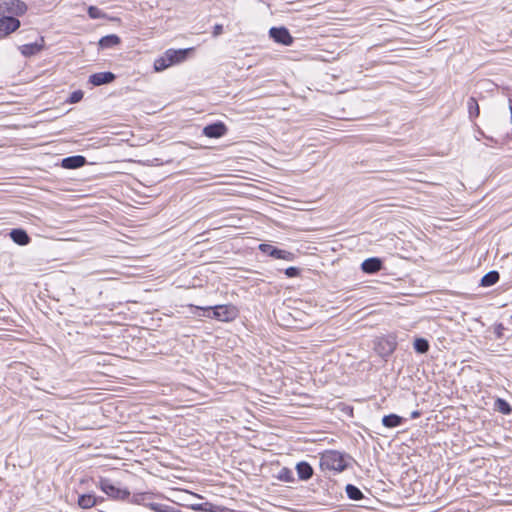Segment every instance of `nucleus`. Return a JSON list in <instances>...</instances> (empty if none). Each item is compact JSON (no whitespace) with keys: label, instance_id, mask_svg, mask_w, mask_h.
<instances>
[{"label":"nucleus","instance_id":"nucleus-1","mask_svg":"<svg viewBox=\"0 0 512 512\" xmlns=\"http://www.w3.org/2000/svg\"><path fill=\"white\" fill-rule=\"evenodd\" d=\"M90 480L113 501L126 502L129 499L130 490L127 487H123L120 481H115L105 476L91 477Z\"/></svg>","mask_w":512,"mask_h":512},{"label":"nucleus","instance_id":"nucleus-2","mask_svg":"<svg viewBox=\"0 0 512 512\" xmlns=\"http://www.w3.org/2000/svg\"><path fill=\"white\" fill-rule=\"evenodd\" d=\"M205 310H209V312L208 314H203L204 317L216 319L222 322H231L239 315L238 308L233 304L207 306Z\"/></svg>","mask_w":512,"mask_h":512},{"label":"nucleus","instance_id":"nucleus-3","mask_svg":"<svg viewBox=\"0 0 512 512\" xmlns=\"http://www.w3.org/2000/svg\"><path fill=\"white\" fill-rule=\"evenodd\" d=\"M347 466L345 454L336 450L326 451L320 458V467L323 470L342 472L347 469Z\"/></svg>","mask_w":512,"mask_h":512},{"label":"nucleus","instance_id":"nucleus-4","mask_svg":"<svg viewBox=\"0 0 512 512\" xmlns=\"http://www.w3.org/2000/svg\"><path fill=\"white\" fill-rule=\"evenodd\" d=\"M397 348V339L393 334L376 338L374 351L384 360H387Z\"/></svg>","mask_w":512,"mask_h":512},{"label":"nucleus","instance_id":"nucleus-5","mask_svg":"<svg viewBox=\"0 0 512 512\" xmlns=\"http://www.w3.org/2000/svg\"><path fill=\"white\" fill-rule=\"evenodd\" d=\"M258 249L265 255L273 258L293 262L296 259V254L291 251L280 249L268 243L259 244Z\"/></svg>","mask_w":512,"mask_h":512},{"label":"nucleus","instance_id":"nucleus-6","mask_svg":"<svg viewBox=\"0 0 512 512\" xmlns=\"http://www.w3.org/2000/svg\"><path fill=\"white\" fill-rule=\"evenodd\" d=\"M269 37L278 44L290 46L294 42L293 36L285 26L271 27L269 29Z\"/></svg>","mask_w":512,"mask_h":512},{"label":"nucleus","instance_id":"nucleus-7","mask_svg":"<svg viewBox=\"0 0 512 512\" xmlns=\"http://www.w3.org/2000/svg\"><path fill=\"white\" fill-rule=\"evenodd\" d=\"M20 26L21 22L18 18L4 14L0 17V36L6 37L17 31Z\"/></svg>","mask_w":512,"mask_h":512},{"label":"nucleus","instance_id":"nucleus-8","mask_svg":"<svg viewBox=\"0 0 512 512\" xmlns=\"http://www.w3.org/2000/svg\"><path fill=\"white\" fill-rule=\"evenodd\" d=\"M4 10L9 16L18 18L26 14L28 6L22 0H7L4 1Z\"/></svg>","mask_w":512,"mask_h":512},{"label":"nucleus","instance_id":"nucleus-9","mask_svg":"<svg viewBox=\"0 0 512 512\" xmlns=\"http://www.w3.org/2000/svg\"><path fill=\"white\" fill-rule=\"evenodd\" d=\"M228 128L222 121H217L206 125L203 128V135L208 138H220L227 134Z\"/></svg>","mask_w":512,"mask_h":512},{"label":"nucleus","instance_id":"nucleus-10","mask_svg":"<svg viewBox=\"0 0 512 512\" xmlns=\"http://www.w3.org/2000/svg\"><path fill=\"white\" fill-rule=\"evenodd\" d=\"M117 76L111 71L93 73L88 78V83L93 86H101L114 82Z\"/></svg>","mask_w":512,"mask_h":512},{"label":"nucleus","instance_id":"nucleus-11","mask_svg":"<svg viewBox=\"0 0 512 512\" xmlns=\"http://www.w3.org/2000/svg\"><path fill=\"white\" fill-rule=\"evenodd\" d=\"M384 268L383 259L380 257H369L361 263V270L365 274H376Z\"/></svg>","mask_w":512,"mask_h":512},{"label":"nucleus","instance_id":"nucleus-12","mask_svg":"<svg viewBox=\"0 0 512 512\" xmlns=\"http://www.w3.org/2000/svg\"><path fill=\"white\" fill-rule=\"evenodd\" d=\"M192 51L193 48L168 49L166 50L165 55L167 56V59L170 61L171 65H174L186 60Z\"/></svg>","mask_w":512,"mask_h":512},{"label":"nucleus","instance_id":"nucleus-13","mask_svg":"<svg viewBox=\"0 0 512 512\" xmlns=\"http://www.w3.org/2000/svg\"><path fill=\"white\" fill-rule=\"evenodd\" d=\"M9 236L11 240L19 246H26L31 242V237L23 228L11 229V231L9 232Z\"/></svg>","mask_w":512,"mask_h":512},{"label":"nucleus","instance_id":"nucleus-14","mask_svg":"<svg viewBox=\"0 0 512 512\" xmlns=\"http://www.w3.org/2000/svg\"><path fill=\"white\" fill-rule=\"evenodd\" d=\"M87 164V159L82 155H73L61 160V166L65 169H78Z\"/></svg>","mask_w":512,"mask_h":512},{"label":"nucleus","instance_id":"nucleus-15","mask_svg":"<svg viewBox=\"0 0 512 512\" xmlns=\"http://www.w3.org/2000/svg\"><path fill=\"white\" fill-rule=\"evenodd\" d=\"M467 109H468V117L471 122L474 123V125L477 127L478 132L484 136L483 131L477 126L475 123V119L479 117L480 115V106L478 104V101L475 97H469L467 100Z\"/></svg>","mask_w":512,"mask_h":512},{"label":"nucleus","instance_id":"nucleus-16","mask_svg":"<svg viewBox=\"0 0 512 512\" xmlns=\"http://www.w3.org/2000/svg\"><path fill=\"white\" fill-rule=\"evenodd\" d=\"M296 472L298 479L301 481H308L314 474V469L307 461H300L296 464Z\"/></svg>","mask_w":512,"mask_h":512},{"label":"nucleus","instance_id":"nucleus-17","mask_svg":"<svg viewBox=\"0 0 512 512\" xmlns=\"http://www.w3.org/2000/svg\"><path fill=\"white\" fill-rule=\"evenodd\" d=\"M187 507L198 512H225L227 510L225 507L210 502L193 503L187 505Z\"/></svg>","mask_w":512,"mask_h":512},{"label":"nucleus","instance_id":"nucleus-18","mask_svg":"<svg viewBox=\"0 0 512 512\" xmlns=\"http://www.w3.org/2000/svg\"><path fill=\"white\" fill-rule=\"evenodd\" d=\"M44 49V38H40V42L24 44L20 47L21 54L25 57H31L38 54Z\"/></svg>","mask_w":512,"mask_h":512},{"label":"nucleus","instance_id":"nucleus-19","mask_svg":"<svg viewBox=\"0 0 512 512\" xmlns=\"http://www.w3.org/2000/svg\"><path fill=\"white\" fill-rule=\"evenodd\" d=\"M154 496V493L152 492H139L134 493L133 495L130 494L129 499L126 500V502L130 504L135 505H143L148 508V504L150 502H147V500L152 499Z\"/></svg>","mask_w":512,"mask_h":512},{"label":"nucleus","instance_id":"nucleus-20","mask_svg":"<svg viewBox=\"0 0 512 512\" xmlns=\"http://www.w3.org/2000/svg\"><path fill=\"white\" fill-rule=\"evenodd\" d=\"M404 422L405 418L395 413L384 415L382 418V425L389 429L399 427L403 425Z\"/></svg>","mask_w":512,"mask_h":512},{"label":"nucleus","instance_id":"nucleus-21","mask_svg":"<svg viewBox=\"0 0 512 512\" xmlns=\"http://www.w3.org/2000/svg\"><path fill=\"white\" fill-rule=\"evenodd\" d=\"M121 43V38L116 34H109L106 36H103L99 39L98 45L99 48L104 49H110L113 48Z\"/></svg>","mask_w":512,"mask_h":512},{"label":"nucleus","instance_id":"nucleus-22","mask_svg":"<svg viewBox=\"0 0 512 512\" xmlns=\"http://www.w3.org/2000/svg\"><path fill=\"white\" fill-rule=\"evenodd\" d=\"M77 504L81 509H90L95 507V493H83L78 496Z\"/></svg>","mask_w":512,"mask_h":512},{"label":"nucleus","instance_id":"nucleus-23","mask_svg":"<svg viewBox=\"0 0 512 512\" xmlns=\"http://www.w3.org/2000/svg\"><path fill=\"white\" fill-rule=\"evenodd\" d=\"M500 279V274L496 270H491L486 273L480 280V286L491 287L495 285Z\"/></svg>","mask_w":512,"mask_h":512},{"label":"nucleus","instance_id":"nucleus-24","mask_svg":"<svg viewBox=\"0 0 512 512\" xmlns=\"http://www.w3.org/2000/svg\"><path fill=\"white\" fill-rule=\"evenodd\" d=\"M413 348L418 354H426L430 349V344L426 338L416 337L413 342Z\"/></svg>","mask_w":512,"mask_h":512},{"label":"nucleus","instance_id":"nucleus-25","mask_svg":"<svg viewBox=\"0 0 512 512\" xmlns=\"http://www.w3.org/2000/svg\"><path fill=\"white\" fill-rule=\"evenodd\" d=\"M494 410L502 413L503 415L512 414V406L503 398H497L494 402Z\"/></svg>","mask_w":512,"mask_h":512},{"label":"nucleus","instance_id":"nucleus-26","mask_svg":"<svg viewBox=\"0 0 512 512\" xmlns=\"http://www.w3.org/2000/svg\"><path fill=\"white\" fill-rule=\"evenodd\" d=\"M345 492L350 500L359 501L364 498L362 491L353 484H347L345 486Z\"/></svg>","mask_w":512,"mask_h":512},{"label":"nucleus","instance_id":"nucleus-27","mask_svg":"<svg viewBox=\"0 0 512 512\" xmlns=\"http://www.w3.org/2000/svg\"><path fill=\"white\" fill-rule=\"evenodd\" d=\"M148 508L154 512H181L172 506L160 504V503H149Z\"/></svg>","mask_w":512,"mask_h":512},{"label":"nucleus","instance_id":"nucleus-28","mask_svg":"<svg viewBox=\"0 0 512 512\" xmlns=\"http://www.w3.org/2000/svg\"><path fill=\"white\" fill-rule=\"evenodd\" d=\"M277 479L283 482H294L295 478L293 472L288 467H283L277 475Z\"/></svg>","mask_w":512,"mask_h":512},{"label":"nucleus","instance_id":"nucleus-29","mask_svg":"<svg viewBox=\"0 0 512 512\" xmlns=\"http://www.w3.org/2000/svg\"><path fill=\"white\" fill-rule=\"evenodd\" d=\"M169 66H171V63L167 59V56L165 54H164L163 57H160V58L156 59L155 62H154V69H155V71H163L166 68H168Z\"/></svg>","mask_w":512,"mask_h":512},{"label":"nucleus","instance_id":"nucleus-30","mask_svg":"<svg viewBox=\"0 0 512 512\" xmlns=\"http://www.w3.org/2000/svg\"><path fill=\"white\" fill-rule=\"evenodd\" d=\"M87 14L91 19H101L105 17V13L97 6L93 5L88 7Z\"/></svg>","mask_w":512,"mask_h":512},{"label":"nucleus","instance_id":"nucleus-31","mask_svg":"<svg viewBox=\"0 0 512 512\" xmlns=\"http://www.w3.org/2000/svg\"><path fill=\"white\" fill-rule=\"evenodd\" d=\"M84 97V92L80 89L73 91L69 97L67 98L66 102L70 104H75L80 102Z\"/></svg>","mask_w":512,"mask_h":512},{"label":"nucleus","instance_id":"nucleus-32","mask_svg":"<svg viewBox=\"0 0 512 512\" xmlns=\"http://www.w3.org/2000/svg\"><path fill=\"white\" fill-rule=\"evenodd\" d=\"M190 308L191 313L196 317H204L203 314H208L209 310H205L206 307L196 306L193 304L187 305Z\"/></svg>","mask_w":512,"mask_h":512},{"label":"nucleus","instance_id":"nucleus-33","mask_svg":"<svg viewBox=\"0 0 512 512\" xmlns=\"http://www.w3.org/2000/svg\"><path fill=\"white\" fill-rule=\"evenodd\" d=\"M284 274L288 278H296L301 275V269L298 267H295V266H291V267L284 269Z\"/></svg>","mask_w":512,"mask_h":512},{"label":"nucleus","instance_id":"nucleus-34","mask_svg":"<svg viewBox=\"0 0 512 512\" xmlns=\"http://www.w3.org/2000/svg\"><path fill=\"white\" fill-rule=\"evenodd\" d=\"M506 330V327L502 323H496L494 325V334L496 339H503L504 338V331Z\"/></svg>","mask_w":512,"mask_h":512},{"label":"nucleus","instance_id":"nucleus-35","mask_svg":"<svg viewBox=\"0 0 512 512\" xmlns=\"http://www.w3.org/2000/svg\"><path fill=\"white\" fill-rule=\"evenodd\" d=\"M223 33V25L222 24H215L213 27L212 35L213 37H218Z\"/></svg>","mask_w":512,"mask_h":512},{"label":"nucleus","instance_id":"nucleus-36","mask_svg":"<svg viewBox=\"0 0 512 512\" xmlns=\"http://www.w3.org/2000/svg\"><path fill=\"white\" fill-rule=\"evenodd\" d=\"M105 501V498L102 496H98L95 494V507L102 504Z\"/></svg>","mask_w":512,"mask_h":512},{"label":"nucleus","instance_id":"nucleus-37","mask_svg":"<svg viewBox=\"0 0 512 512\" xmlns=\"http://www.w3.org/2000/svg\"><path fill=\"white\" fill-rule=\"evenodd\" d=\"M421 416V412L419 410H414L411 412V419H417Z\"/></svg>","mask_w":512,"mask_h":512},{"label":"nucleus","instance_id":"nucleus-38","mask_svg":"<svg viewBox=\"0 0 512 512\" xmlns=\"http://www.w3.org/2000/svg\"><path fill=\"white\" fill-rule=\"evenodd\" d=\"M510 121L512 124V99L509 98Z\"/></svg>","mask_w":512,"mask_h":512},{"label":"nucleus","instance_id":"nucleus-39","mask_svg":"<svg viewBox=\"0 0 512 512\" xmlns=\"http://www.w3.org/2000/svg\"><path fill=\"white\" fill-rule=\"evenodd\" d=\"M4 13H5V10H4V2H3V3H0V17L2 15H4Z\"/></svg>","mask_w":512,"mask_h":512},{"label":"nucleus","instance_id":"nucleus-40","mask_svg":"<svg viewBox=\"0 0 512 512\" xmlns=\"http://www.w3.org/2000/svg\"><path fill=\"white\" fill-rule=\"evenodd\" d=\"M88 481H89L88 479H82L80 483H81V484H84V483H86V482H88Z\"/></svg>","mask_w":512,"mask_h":512}]
</instances>
